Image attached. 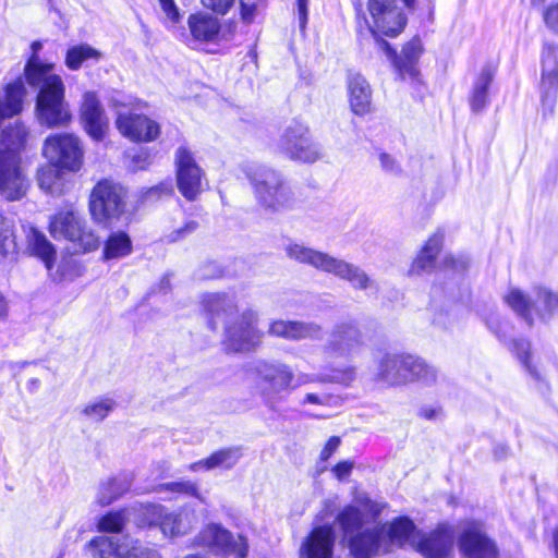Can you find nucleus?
<instances>
[{
	"label": "nucleus",
	"mask_w": 558,
	"mask_h": 558,
	"mask_svg": "<svg viewBox=\"0 0 558 558\" xmlns=\"http://www.w3.org/2000/svg\"><path fill=\"white\" fill-rule=\"evenodd\" d=\"M241 170L252 187L256 204L263 210L276 214L298 206L295 192L280 171L257 162H245Z\"/></svg>",
	"instance_id": "3"
},
{
	"label": "nucleus",
	"mask_w": 558,
	"mask_h": 558,
	"mask_svg": "<svg viewBox=\"0 0 558 558\" xmlns=\"http://www.w3.org/2000/svg\"><path fill=\"white\" fill-rule=\"evenodd\" d=\"M4 93V100L0 98V123L22 111L23 98L26 94L23 81L19 78L8 84Z\"/></svg>",
	"instance_id": "31"
},
{
	"label": "nucleus",
	"mask_w": 558,
	"mask_h": 558,
	"mask_svg": "<svg viewBox=\"0 0 558 558\" xmlns=\"http://www.w3.org/2000/svg\"><path fill=\"white\" fill-rule=\"evenodd\" d=\"M278 149L288 158L302 162H315L322 157L320 147L312 140L308 126L296 120L283 131Z\"/></svg>",
	"instance_id": "9"
},
{
	"label": "nucleus",
	"mask_w": 558,
	"mask_h": 558,
	"mask_svg": "<svg viewBox=\"0 0 558 558\" xmlns=\"http://www.w3.org/2000/svg\"><path fill=\"white\" fill-rule=\"evenodd\" d=\"M189 27L192 36L202 41L214 40L220 31L219 21L203 13L192 14L189 17Z\"/></svg>",
	"instance_id": "34"
},
{
	"label": "nucleus",
	"mask_w": 558,
	"mask_h": 558,
	"mask_svg": "<svg viewBox=\"0 0 558 558\" xmlns=\"http://www.w3.org/2000/svg\"><path fill=\"white\" fill-rule=\"evenodd\" d=\"M389 544L384 539L378 529H367L350 538V551L354 558H372L381 553H388Z\"/></svg>",
	"instance_id": "22"
},
{
	"label": "nucleus",
	"mask_w": 558,
	"mask_h": 558,
	"mask_svg": "<svg viewBox=\"0 0 558 558\" xmlns=\"http://www.w3.org/2000/svg\"><path fill=\"white\" fill-rule=\"evenodd\" d=\"M16 248L13 220L0 214V262Z\"/></svg>",
	"instance_id": "40"
},
{
	"label": "nucleus",
	"mask_w": 558,
	"mask_h": 558,
	"mask_svg": "<svg viewBox=\"0 0 558 558\" xmlns=\"http://www.w3.org/2000/svg\"><path fill=\"white\" fill-rule=\"evenodd\" d=\"M284 252L290 259L308 265L319 271L331 274L348 281L355 290H377L376 282L357 265L317 251L299 242H289Z\"/></svg>",
	"instance_id": "5"
},
{
	"label": "nucleus",
	"mask_w": 558,
	"mask_h": 558,
	"mask_svg": "<svg viewBox=\"0 0 558 558\" xmlns=\"http://www.w3.org/2000/svg\"><path fill=\"white\" fill-rule=\"evenodd\" d=\"M444 235L439 232L433 234L412 263L409 269L410 275H421L429 271L434 267L435 258L440 252Z\"/></svg>",
	"instance_id": "32"
},
{
	"label": "nucleus",
	"mask_w": 558,
	"mask_h": 558,
	"mask_svg": "<svg viewBox=\"0 0 558 558\" xmlns=\"http://www.w3.org/2000/svg\"><path fill=\"white\" fill-rule=\"evenodd\" d=\"M486 325L499 338L500 341L506 340V333L504 329H506L508 325L501 322L497 315H490L486 319Z\"/></svg>",
	"instance_id": "53"
},
{
	"label": "nucleus",
	"mask_w": 558,
	"mask_h": 558,
	"mask_svg": "<svg viewBox=\"0 0 558 558\" xmlns=\"http://www.w3.org/2000/svg\"><path fill=\"white\" fill-rule=\"evenodd\" d=\"M116 123L120 133L132 141L151 142L160 133L159 124L143 114L119 113Z\"/></svg>",
	"instance_id": "19"
},
{
	"label": "nucleus",
	"mask_w": 558,
	"mask_h": 558,
	"mask_svg": "<svg viewBox=\"0 0 558 558\" xmlns=\"http://www.w3.org/2000/svg\"><path fill=\"white\" fill-rule=\"evenodd\" d=\"M131 537L99 536L93 538L88 546L95 558H126Z\"/></svg>",
	"instance_id": "27"
},
{
	"label": "nucleus",
	"mask_w": 558,
	"mask_h": 558,
	"mask_svg": "<svg viewBox=\"0 0 558 558\" xmlns=\"http://www.w3.org/2000/svg\"><path fill=\"white\" fill-rule=\"evenodd\" d=\"M128 521V514L125 509L110 511L105 515L100 517L97 522V527L104 533L118 534L122 532Z\"/></svg>",
	"instance_id": "42"
},
{
	"label": "nucleus",
	"mask_w": 558,
	"mask_h": 558,
	"mask_svg": "<svg viewBox=\"0 0 558 558\" xmlns=\"http://www.w3.org/2000/svg\"><path fill=\"white\" fill-rule=\"evenodd\" d=\"M148 525H158L163 535L175 537L187 533L191 522L186 514L168 512L160 505H147L143 508Z\"/></svg>",
	"instance_id": "18"
},
{
	"label": "nucleus",
	"mask_w": 558,
	"mask_h": 558,
	"mask_svg": "<svg viewBox=\"0 0 558 558\" xmlns=\"http://www.w3.org/2000/svg\"><path fill=\"white\" fill-rule=\"evenodd\" d=\"M45 158L62 170L76 172L83 165V147L73 134H52L45 140L43 146Z\"/></svg>",
	"instance_id": "10"
},
{
	"label": "nucleus",
	"mask_w": 558,
	"mask_h": 558,
	"mask_svg": "<svg viewBox=\"0 0 558 558\" xmlns=\"http://www.w3.org/2000/svg\"><path fill=\"white\" fill-rule=\"evenodd\" d=\"M340 442L341 440L339 437H330L326 442L325 447L323 448V450L320 451V460L327 461L331 457V454L339 448Z\"/></svg>",
	"instance_id": "57"
},
{
	"label": "nucleus",
	"mask_w": 558,
	"mask_h": 558,
	"mask_svg": "<svg viewBox=\"0 0 558 558\" xmlns=\"http://www.w3.org/2000/svg\"><path fill=\"white\" fill-rule=\"evenodd\" d=\"M177 184L180 193L194 201L202 192L203 170L197 165L193 153L186 146L175 150Z\"/></svg>",
	"instance_id": "16"
},
{
	"label": "nucleus",
	"mask_w": 558,
	"mask_h": 558,
	"mask_svg": "<svg viewBox=\"0 0 558 558\" xmlns=\"http://www.w3.org/2000/svg\"><path fill=\"white\" fill-rule=\"evenodd\" d=\"M242 457L239 447H229L213 452L208 458L193 462L187 466L191 472L201 470L211 471L214 469H232Z\"/></svg>",
	"instance_id": "28"
},
{
	"label": "nucleus",
	"mask_w": 558,
	"mask_h": 558,
	"mask_svg": "<svg viewBox=\"0 0 558 558\" xmlns=\"http://www.w3.org/2000/svg\"><path fill=\"white\" fill-rule=\"evenodd\" d=\"M170 492L173 494H181L191 496L205 502V498L199 494L196 483L191 481L170 482L158 486V492Z\"/></svg>",
	"instance_id": "44"
},
{
	"label": "nucleus",
	"mask_w": 558,
	"mask_h": 558,
	"mask_svg": "<svg viewBox=\"0 0 558 558\" xmlns=\"http://www.w3.org/2000/svg\"><path fill=\"white\" fill-rule=\"evenodd\" d=\"M197 227H198V225L196 221L190 220L183 227L166 234L165 240L168 243H174L179 240L184 239L186 235L193 233L197 229Z\"/></svg>",
	"instance_id": "49"
},
{
	"label": "nucleus",
	"mask_w": 558,
	"mask_h": 558,
	"mask_svg": "<svg viewBox=\"0 0 558 558\" xmlns=\"http://www.w3.org/2000/svg\"><path fill=\"white\" fill-rule=\"evenodd\" d=\"M116 407L112 399H102L97 402L90 403L85 407L84 414L92 420L99 422L102 421Z\"/></svg>",
	"instance_id": "46"
},
{
	"label": "nucleus",
	"mask_w": 558,
	"mask_h": 558,
	"mask_svg": "<svg viewBox=\"0 0 558 558\" xmlns=\"http://www.w3.org/2000/svg\"><path fill=\"white\" fill-rule=\"evenodd\" d=\"M355 379V369L353 367H347L344 369H335L331 374L324 375L322 377L315 375H302L300 380L302 384L312 383L316 380L331 381L349 386Z\"/></svg>",
	"instance_id": "43"
},
{
	"label": "nucleus",
	"mask_w": 558,
	"mask_h": 558,
	"mask_svg": "<svg viewBox=\"0 0 558 558\" xmlns=\"http://www.w3.org/2000/svg\"><path fill=\"white\" fill-rule=\"evenodd\" d=\"M60 168L49 162L41 167L37 172V181L41 190L47 193H57L60 191L61 178Z\"/></svg>",
	"instance_id": "41"
},
{
	"label": "nucleus",
	"mask_w": 558,
	"mask_h": 558,
	"mask_svg": "<svg viewBox=\"0 0 558 558\" xmlns=\"http://www.w3.org/2000/svg\"><path fill=\"white\" fill-rule=\"evenodd\" d=\"M81 112L86 132L96 141L102 140L107 129V120L95 93L87 92L84 94Z\"/></svg>",
	"instance_id": "23"
},
{
	"label": "nucleus",
	"mask_w": 558,
	"mask_h": 558,
	"mask_svg": "<svg viewBox=\"0 0 558 558\" xmlns=\"http://www.w3.org/2000/svg\"><path fill=\"white\" fill-rule=\"evenodd\" d=\"M151 155L147 150L141 149L132 156L130 167L133 171L144 170L151 163Z\"/></svg>",
	"instance_id": "51"
},
{
	"label": "nucleus",
	"mask_w": 558,
	"mask_h": 558,
	"mask_svg": "<svg viewBox=\"0 0 558 558\" xmlns=\"http://www.w3.org/2000/svg\"><path fill=\"white\" fill-rule=\"evenodd\" d=\"M380 167L384 171L390 174H398L401 171L399 163L396 161L393 157L386 153L379 154Z\"/></svg>",
	"instance_id": "54"
},
{
	"label": "nucleus",
	"mask_w": 558,
	"mask_h": 558,
	"mask_svg": "<svg viewBox=\"0 0 558 558\" xmlns=\"http://www.w3.org/2000/svg\"><path fill=\"white\" fill-rule=\"evenodd\" d=\"M544 20L546 25L558 33V3L549 7L544 13Z\"/></svg>",
	"instance_id": "56"
},
{
	"label": "nucleus",
	"mask_w": 558,
	"mask_h": 558,
	"mask_svg": "<svg viewBox=\"0 0 558 558\" xmlns=\"http://www.w3.org/2000/svg\"><path fill=\"white\" fill-rule=\"evenodd\" d=\"M50 233L57 240L72 242L83 252L96 250L99 245L98 236L86 226L81 214L74 210L58 213L50 221Z\"/></svg>",
	"instance_id": "8"
},
{
	"label": "nucleus",
	"mask_w": 558,
	"mask_h": 558,
	"mask_svg": "<svg viewBox=\"0 0 558 558\" xmlns=\"http://www.w3.org/2000/svg\"><path fill=\"white\" fill-rule=\"evenodd\" d=\"M348 90L351 110L357 116L368 113L372 109V89L366 78L360 73H350Z\"/></svg>",
	"instance_id": "26"
},
{
	"label": "nucleus",
	"mask_w": 558,
	"mask_h": 558,
	"mask_svg": "<svg viewBox=\"0 0 558 558\" xmlns=\"http://www.w3.org/2000/svg\"><path fill=\"white\" fill-rule=\"evenodd\" d=\"M27 248L33 255L40 258L48 269L52 268L56 250L44 233L32 228L27 234Z\"/></svg>",
	"instance_id": "36"
},
{
	"label": "nucleus",
	"mask_w": 558,
	"mask_h": 558,
	"mask_svg": "<svg viewBox=\"0 0 558 558\" xmlns=\"http://www.w3.org/2000/svg\"><path fill=\"white\" fill-rule=\"evenodd\" d=\"M203 5L211 11L225 15L233 5L234 0H201Z\"/></svg>",
	"instance_id": "52"
},
{
	"label": "nucleus",
	"mask_w": 558,
	"mask_h": 558,
	"mask_svg": "<svg viewBox=\"0 0 558 558\" xmlns=\"http://www.w3.org/2000/svg\"><path fill=\"white\" fill-rule=\"evenodd\" d=\"M132 252V241L130 236L123 231L112 232L104 247V258H121L128 256Z\"/></svg>",
	"instance_id": "37"
},
{
	"label": "nucleus",
	"mask_w": 558,
	"mask_h": 558,
	"mask_svg": "<svg viewBox=\"0 0 558 558\" xmlns=\"http://www.w3.org/2000/svg\"><path fill=\"white\" fill-rule=\"evenodd\" d=\"M335 534L330 526H317L303 542L300 558H333Z\"/></svg>",
	"instance_id": "24"
},
{
	"label": "nucleus",
	"mask_w": 558,
	"mask_h": 558,
	"mask_svg": "<svg viewBox=\"0 0 558 558\" xmlns=\"http://www.w3.org/2000/svg\"><path fill=\"white\" fill-rule=\"evenodd\" d=\"M31 48L33 52L24 72L28 85L39 88L36 99L38 120L49 128L64 126L71 120L64 83L59 75L52 73V63L41 62L38 52L43 44L34 41Z\"/></svg>",
	"instance_id": "2"
},
{
	"label": "nucleus",
	"mask_w": 558,
	"mask_h": 558,
	"mask_svg": "<svg viewBox=\"0 0 558 558\" xmlns=\"http://www.w3.org/2000/svg\"><path fill=\"white\" fill-rule=\"evenodd\" d=\"M461 558H499L496 542L477 523H470L458 537Z\"/></svg>",
	"instance_id": "17"
},
{
	"label": "nucleus",
	"mask_w": 558,
	"mask_h": 558,
	"mask_svg": "<svg viewBox=\"0 0 558 558\" xmlns=\"http://www.w3.org/2000/svg\"><path fill=\"white\" fill-rule=\"evenodd\" d=\"M420 366L413 369V381L432 385L437 380V369L418 357Z\"/></svg>",
	"instance_id": "47"
},
{
	"label": "nucleus",
	"mask_w": 558,
	"mask_h": 558,
	"mask_svg": "<svg viewBox=\"0 0 558 558\" xmlns=\"http://www.w3.org/2000/svg\"><path fill=\"white\" fill-rule=\"evenodd\" d=\"M172 192V185L170 183H160L157 186H154L149 189V191L146 194V198H153L155 196L159 195H168Z\"/></svg>",
	"instance_id": "59"
},
{
	"label": "nucleus",
	"mask_w": 558,
	"mask_h": 558,
	"mask_svg": "<svg viewBox=\"0 0 558 558\" xmlns=\"http://www.w3.org/2000/svg\"><path fill=\"white\" fill-rule=\"evenodd\" d=\"M417 363L418 356L409 353H403L402 375H404V378L402 379V384L413 381V369L420 366V364Z\"/></svg>",
	"instance_id": "50"
},
{
	"label": "nucleus",
	"mask_w": 558,
	"mask_h": 558,
	"mask_svg": "<svg viewBox=\"0 0 558 558\" xmlns=\"http://www.w3.org/2000/svg\"><path fill=\"white\" fill-rule=\"evenodd\" d=\"M364 344L363 333L355 320H343L336 324L325 343V352L329 356L349 359Z\"/></svg>",
	"instance_id": "13"
},
{
	"label": "nucleus",
	"mask_w": 558,
	"mask_h": 558,
	"mask_svg": "<svg viewBox=\"0 0 558 558\" xmlns=\"http://www.w3.org/2000/svg\"><path fill=\"white\" fill-rule=\"evenodd\" d=\"M125 192L119 184L110 180L98 182L92 191L89 210L99 222L117 217L123 211Z\"/></svg>",
	"instance_id": "12"
},
{
	"label": "nucleus",
	"mask_w": 558,
	"mask_h": 558,
	"mask_svg": "<svg viewBox=\"0 0 558 558\" xmlns=\"http://www.w3.org/2000/svg\"><path fill=\"white\" fill-rule=\"evenodd\" d=\"M452 547V535L447 529L439 527L428 535L420 533L414 549L425 558H445Z\"/></svg>",
	"instance_id": "25"
},
{
	"label": "nucleus",
	"mask_w": 558,
	"mask_h": 558,
	"mask_svg": "<svg viewBox=\"0 0 558 558\" xmlns=\"http://www.w3.org/2000/svg\"><path fill=\"white\" fill-rule=\"evenodd\" d=\"M131 487V478L128 475H122L102 482L99 485L96 501L100 506H108Z\"/></svg>",
	"instance_id": "35"
},
{
	"label": "nucleus",
	"mask_w": 558,
	"mask_h": 558,
	"mask_svg": "<svg viewBox=\"0 0 558 558\" xmlns=\"http://www.w3.org/2000/svg\"><path fill=\"white\" fill-rule=\"evenodd\" d=\"M126 558H161L159 553L150 547L143 546L138 541L131 539Z\"/></svg>",
	"instance_id": "48"
},
{
	"label": "nucleus",
	"mask_w": 558,
	"mask_h": 558,
	"mask_svg": "<svg viewBox=\"0 0 558 558\" xmlns=\"http://www.w3.org/2000/svg\"><path fill=\"white\" fill-rule=\"evenodd\" d=\"M159 3L167 17L172 23H177L179 21L180 14L173 0H159Z\"/></svg>",
	"instance_id": "55"
},
{
	"label": "nucleus",
	"mask_w": 558,
	"mask_h": 558,
	"mask_svg": "<svg viewBox=\"0 0 558 558\" xmlns=\"http://www.w3.org/2000/svg\"><path fill=\"white\" fill-rule=\"evenodd\" d=\"M353 462L341 461L332 468V472L339 481L345 480L352 472Z\"/></svg>",
	"instance_id": "58"
},
{
	"label": "nucleus",
	"mask_w": 558,
	"mask_h": 558,
	"mask_svg": "<svg viewBox=\"0 0 558 558\" xmlns=\"http://www.w3.org/2000/svg\"><path fill=\"white\" fill-rule=\"evenodd\" d=\"M541 101L544 117L553 116L558 95V47L547 45L542 53Z\"/></svg>",
	"instance_id": "15"
},
{
	"label": "nucleus",
	"mask_w": 558,
	"mask_h": 558,
	"mask_svg": "<svg viewBox=\"0 0 558 558\" xmlns=\"http://www.w3.org/2000/svg\"><path fill=\"white\" fill-rule=\"evenodd\" d=\"M337 520L342 531L350 539L352 536L356 535L354 534L355 532L362 529L364 515L357 507L347 506L339 512Z\"/></svg>",
	"instance_id": "38"
},
{
	"label": "nucleus",
	"mask_w": 558,
	"mask_h": 558,
	"mask_svg": "<svg viewBox=\"0 0 558 558\" xmlns=\"http://www.w3.org/2000/svg\"><path fill=\"white\" fill-rule=\"evenodd\" d=\"M553 547L555 557L558 558V526L553 532Z\"/></svg>",
	"instance_id": "64"
},
{
	"label": "nucleus",
	"mask_w": 558,
	"mask_h": 558,
	"mask_svg": "<svg viewBox=\"0 0 558 558\" xmlns=\"http://www.w3.org/2000/svg\"><path fill=\"white\" fill-rule=\"evenodd\" d=\"M196 544L207 547L216 555H234L236 558H245L248 551L245 537L242 535L234 537L228 530L217 523L205 526L197 535Z\"/></svg>",
	"instance_id": "11"
},
{
	"label": "nucleus",
	"mask_w": 558,
	"mask_h": 558,
	"mask_svg": "<svg viewBox=\"0 0 558 558\" xmlns=\"http://www.w3.org/2000/svg\"><path fill=\"white\" fill-rule=\"evenodd\" d=\"M100 53L87 44H81L68 49L65 54V65L72 71L78 70L82 64L89 60H99Z\"/></svg>",
	"instance_id": "39"
},
{
	"label": "nucleus",
	"mask_w": 558,
	"mask_h": 558,
	"mask_svg": "<svg viewBox=\"0 0 558 558\" xmlns=\"http://www.w3.org/2000/svg\"><path fill=\"white\" fill-rule=\"evenodd\" d=\"M268 335L289 341L319 340L323 328L314 322L277 319L269 323Z\"/></svg>",
	"instance_id": "20"
},
{
	"label": "nucleus",
	"mask_w": 558,
	"mask_h": 558,
	"mask_svg": "<svg viewBox=\"0 0 558 558\" xmlns=\"http://www.w3.org/2000/svg\"><path fill=\"white\" fill-rule=\"evenodd\" d=\"M202 306L211 330L223 325V343L228 351L252 352L262 344L264 332L257 327L259 317L256 311L246 308L239 314L235 299L226 293L204 294Z\"/></svg>",
	"instance_id": "1"
},
{
	"label": "nucleus",
	"mask_w": 558,
	"mask_h": 558,
	"mask_svg": "<svg viewBox=\"0 0 558 558\" xmlns=\"http://www.w3.org/2000/svg\"><path fill=\"white\" fill-rule=\"evenodd\" d=\"M25 138V126L19 122L5 128L0 136V195L9 202L21 199L28 189L20 156Z\"/></svg>",
	"instance_id": "4"
},
{
	"label": "nucleus",
	"mask_w": 558,
	"mask_h": 558,
	"mask_svg": "<svg viewBox=\"0 0 558 558\" xmlns=\"http://www.w3.org/2000/svg\"><path fill=\"white\" fill-rule=\"evenodd\" d=\"M379 45L386 54L393 61L396 70L402 80H405L407 77L414 78L417 75L418 71L416 62L422 53V44L420 39L413 38L404 45L399 57L386 40H383Z\"/></svg>",
	"instance_id": "21"
},
{
	"label": "nucleus",
	"mask_w": 558,
	"mask_h": 558,
	"mask_svg": "<svg viewBox=\"0 0 558 558\" xmlns=\"http://www.w3.org/2000/svg\"><path fill=\"white\" fill-rule=\"evenodd\" d=\"M494 73L490 68L485 66L477 75L469 98L471 110L478 113L485 109L488 104V88L493 81Z\"/></svg>",
	"instance_id": "33"
},
{
	"label": "nucleus",
	"mask_w": 558,
	"mask_h": 558,
	"mask_svg": "<svg viewBox=\"0 0 558 558\" xmlns=\"http://www.w3.org/2000/svg\"><path fill=\"white\" fill-rule=\"evenodd\" d=\"M511 351H513L517 355V357L520 360V362L523 364L525 369L533 376L534 378L538 379L539 374L537 373L536 368L532 366L530 362V349L531 344L525 339H514L511 342L510 345Z\"/></svg>",
	"instance_id": "45"
},
{
	"label": "nucleus",
	"mask_w": 558,
	"mask_h": 558,
	"mask_svg": "<svg viewBox=\"0 0 558 558\" xmlns=\"http://www.w3.org/2000/svg\"><path fill=\"white\" fill-rule=\"evenodd\" d=\"M327 402V396H318L316 393H306L304 403L313 404H325Z\"/></svg>",
	"instance_id": "62"
},
{
	"label": "nucleus",
	"mask_w": 558,
	"mask_h": 558,
	"mask_svg": "<svg viewBox=\"0 0 558 558\" xmlns=\"http://www.w3.org/2000/svg\"><path fill=\"white\" fill-rule=\"evenodd\" d=\"M403 353H385L377 362L376 377L389 385H401Z\"/></svg>",
	"instance_id": "30"
},
{
	"label": "nucleus",
	"mask_w": 558,
	"mask_h": 558,
	"mask_svg": "<svg viewBox=\"0 0 558 558\" xmlns=\"http://www.w3.org/2000/svg\"><path fill=\"white\" fill-rule=\"evenodd\" d=\"M299 24L302 29L307 23V0H298Z\"/></svg>",
	"instance_id": "60"
},
{
	"label": "nucleus",
	"mask_w": 558,
	"mask_h": 558,
	"mask_svg": "<svg viewBox=\"0 0 558 558\" xmlns=\"http://www.w3.org/2000/svg\"><path fill=\"white\" fill-rule=\"evenodd\" d=\"M446 264L451 266L452 268H458L459 267L460 269H464L466 267L465 262L458 260L454 257L446 258Z\"/></svg>",
	"instance_id": "63"
},
{
	"label": "nucleus",
	"mask_w": 558,
	"mask_h": 558,
	"mask_svg": "<svg viewBox=\"0 0 558 558\" xmlns=\"http://www.w3.org/2000/svg\"><path fill=\"white\" fill-rule=\"evenodd\" d=\"M505 301L529 325L533 323V314L548 319L558 310V292L544 286L533 288V298L519 289H512L505 296Z\"/></svg>",
	"instance_id": "7"
},
{
	"label": "nucleus",
	"mask_w": 558,
	"mask_h": 558,
	"mask_svg": "<svg viewBox=\"0 0 558 558\" xmlns=\"http://www.w3.org/2000/svg\"><path fill=\"white\" fill-rule=\"evenodd\" d=\"M256 8L254 4H246L241 1V16L246 23H251L254 19Z\"/></svg>",
	"instance_id": "61"
},
{
	"label": "nucleus",
	"mask_w": 558,
	"mask_h": 558,
	"mask_svg": "<svg viewBox=\"0 0 558 558\" xmlns=\"http://www.w3.org/2000/svg\"><path fill=\"white\" fill-rule=\"evenodd\" d=\"M251 371L256 377L257 390L268 404L281 401L293 388L294 373L281 361L258 359L252 363Z\"/></svg>",
	"instance_id": "6"
},
{
	"label": "nucleus",
	"mask_w": 558,
	"mask_h": 558,
	"mask_svg": "<svg viewBox=\"0 0 558 558\" xmlns=\"http://www.w3.org/2000/svg\"><path fill=\"white\" fill-rule=\"evenodd\" d=\"M368 11L373 22L371 26L373 34L380 33L395 37L405 26L407 17L398 7L397 0H368Z\"/></svg>",
	"instance_id": "14"
},
{
	"label": "nucleus",
	"mask_w": 558,
	"mask_h": 558,
	"mask_svg": "<svg viewBox=\"0 0 558 558\" xmlns=\"http://www.w3.org/2000/svg\"><path fill=\"white\" fill-rule=\"evenodd\" d=\"M420 533L414 522L407 517L395 519L388 526L389 543L399 547L414 548Z\"/></svg>",
	"instance_id": "29"
}]
</instances>
